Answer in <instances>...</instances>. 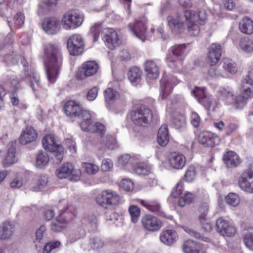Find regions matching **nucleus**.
I'll return each instance as SVG.
<instances>
[{"instance_id": "1", "label": "nucleus", "mask_w": 253, "mask_h": 253, "mask_svg": "<svg viewBox=\"0 0 253 253\" xmlns=\"http://www.w3.org/2000/svg\"><path fill=\"white\" fill-rule=\"evenodd\" d=\"M218 93L226 105H233L235 108L242 109L247 104V100L253 96V80L250 76H245L242 81L240 94L237 96H234L230 88H221Z\"/></svg>"}, {"instance_id": "2", "label": "nucleus", "mask_w": 253, "mask_h": 253, "mask_svg": "<svg viewBox=\"0 0 253 253\" xmlns=\"http://www.w3.org/2000/svg\"><path fill=\"white\" fill-rule=\"evenodd\" d=\"M44 64L47 79L54 83L57 79L62 65L63 58L60 48L53 44H48L44 49Z\"/></svg>"}, {"instance_id": "3", "label": "nucleus", "mask_w": 253, "mask_h": 253, "mask_svg": "<svg viewBox=\"0 0 253 253\" xmlns=\"http://www.w3.org/2000/svg\"><path fill=\"white\" fill-rule=\"evenodd\" d=\"M19 60H21L24 67V70L22 73L23 77L21 79L25 80L26 83L30 86L33 91L36 93L42 88L40 77L37 73L29 69L28 62L25 58L18 54L13 53L7 55L4 58L5 62L11 64H17Z\"/></svg>"}, {"instance_id": "4", "label": "nucleus", "mask_w": 253, "mask_h": 253, "mask_svg": "<svg viewBox=\"0 0 253 253\" xmlns=\"http://www.w3.org/2000/svg\"><path fill=\"white\" fill-rule=\"evenodd\" d=\"M184 16L186 25L189 33L191 35L197 36L200 32V27L197 23L203 25L206 22L207 15L205 10H202L198 13L191 10H184Z\"/></svg>"}, {"instance_id": "5", "label": "nucleus", "mask_w": 253, "mask_h": 253, "mask_svg": "<svg viewBox=\"0 0 253 253\" xmlns=\"http://www.w3.org/2000/svg\"><path fill=\"white\" fill-rule=\"evenodd\" d=\"M185 50L184 44L174 45L171 48V52L167 57L168 66L175 72L181 70Z\"/></svg>"}, {"instance_id": "6", "label": "nucleus", "mask_w": 253, "mask_h": 253, "mask_svg": "<svg viewBox=\"0 0 253 253\" xmlns=\"http://www.w3.org/2000/svg\"><path fill=\"white\" fill-rule=\"evenodd\" d=\"M43 148L47 151L53 154L56 163L61 162L63 157L62 147L54 135H46L42 140Z\"/></svg>"}, {"instance_id": "7", "label": "nucleus", "mask_w": 253, "mask_h": 253, "mask_svg": "<svg viewBox=\"0 0 253 253\" xmlns=\"http://www.w3.org/2000/svg\"><path fill=\"white\" fill-rule=\"evenodd\" d=\"M84 20V15L83 13L77 10H72L64 14L61 22L64 29L71 30L81 26Z\"/></svg>"}, {"instance_id": "8", "label": "nucleus", "mask_w": 253, "mask_h": 253, "mask_svg": "<svg viewBox=\"0 0 253 253\" xmlns=\"http://www.w3.org/2000/svg\"><path fill=\"white\" fill-rule=\"evenodd\" d=\"M153 119L151 110L144 106H141L130 113V119L137 126H146L149 125Z\"/></svg>"}, {"instance_id": "9", "label": "nucleus", "mask_w": 253, "mask_h": 253, "mask_svg": "<svg viewBox=\"0 0 253 253\" xmlns=\"http://www.w3.org/2000/svg\"><path fill=\"white\" fill-rule=\"evenodd\" d=\"M67 46L71 55L77 56L82 54L84 46L82 36L79 34H74L70 36L67 40Z\"/></svg>"}, {"instance_id": "10", "label": "nucleus", "mask_w": 253, "mask_h": 253, "mask_svg": "<svg viewBox=\"0 0 253 253\" xmlns=\"http://www.w3.org/2000/svg\"><path fill=\"white\" fill-rule=\"evenodd\" d=\"M178 83L176 78L173 77H164L160 81V97L162 99H167L172 89Z\"/></svg>"}, {"instance_id": "11", "label": "nucleus", "mask_w": 253, "mask_h": 253, "mask_svg": "<svg viewBox=\"0 0 253 253\" xmlns=\"http://www.w3.org/2000/svg\"><path fill=\"white\" fill-rule=\"evenodd\" d=\"M104 36L103 38L106 45L113 50L122 43V40L116 31L111 28L104 29Z\"/></svg>"}, {"instance_id": "12", "label": "nucleus", "mask_w": 253, "mask_h": 253, "mask_svg": "<svg viewBox=\"0 0 253 253\" xmlns=\"http://www.w3.org/2000/svg\"><path fill=\"white\" fill-rule=\"evenodd\" d=\"M73 215L63 212L51 221V229L54 232H59L65 228L71 221Z\"/></svg>"}, {"instance_id": "13", "label": "nucleus", "mask_w": 253, "mask_h": 253, "mask_svg": "<svg viewBox=\"0 0 253 253\" xmlns=\"http://www.w3.org/2000/svg\"><path fill=\"white\" fill-rule=\"evenodd\" d=\"M64 111L67 116L74 118L82 117L83 114L87 110L84 109L79 102L74 100H70L65 104Z\"/></svg>"}, {"instance_id": "14", "label": "nucleus", "mask_w": 253, "mask_h": 253, "mask_svg": "<svg viewBox=\"0 0 253 253\" xmlns=\"http://www.w3.org/2000/svg\"><path fill=\"white\" fill-rule=\"evenodd\" d=\"M98 68L99 66L95 61L85 62L82 64V69L77 72L76 77L79 80H83L86 77L95 75Z\"/></svg>"}, {"instance_id": "15", "label": "nucleus", "mask_w": 253, "mask_h": 253, "mask_svg": "<svg viewBox=\"0 0 253 253\" xmlns=\"http://www.w3.org/2000/svg\"><path fill=\"white\" fill-rule=\"evenodd\" d=\"M238 184L244 192L253 193V171L244 172L239 178Z\"/></svg>"}, {"instance_id": "16", "label": "nucleus", "mask_w": 253, "mask_h": 253, "mask_svg": "<svg viewBox=\"0 0 253 253\" xmlns=\"http://www.w3.org/2000/svg\"><path fill=\"white\" fill-rule=\"evenodd\" d=\"M198 141L205 146L214 147L219 144L220 139L214 133L209 131H203L199 135Z\"/></svg>"}, {"instance_id": "17", "label": "nucleus", "mask_w": 253, "mask_h": 253, "mask_svg": "<svg viewBox=\"0 0 253 253\" xmlns=\"http://www.w3.org/2000/svg\"><path fill=\"white\" fill-rule=\"evenodd\" d=\"M61 23V21L56 17L46 18L43 21L42 27L46 33L54 35L60 31Z\"/></svg>"}, {"instance_id": "18", "label": "nucleus", "mask_w": 253, "mask_h": 253, "mask_svg": "<svg viewBox=\"0 0 253 253\" xmlns=\"http://www.w3.org/2000/svg\"><path fill=\"white\" fill-rule=\"evenodd\" d=\"M146 20L145 18L137 20L133 24H129V28L134 35L144 42L146 39L145 34L147 31Z\"/></svg>"}, {"instance_id": "19", "label": "nucleus", "mask_w": 253, "mask_h": 253, "mask_svg": "<svg viewBox=\"0 0 253 253\" xmlns=\"http://www.w3.org/2000/svg\"><path fill=\"white\" fill-rule=\"evenodd\" d=\"M216 227L217 231L224 236L231 237L236 233L235 227L221 217L217 220Z\"/></svg>"}, {"instance_id": "20", "label": "nucleus", "mask_w": 253, "mask_h": 253, "mask_svg": "<svg viewBox=\"0 0 253 253\" xmlns=\"http://www.w3.org/2000/svg\"><path fill=\"white\" fill-rule=\"evenodd\" d=\"M143 227L150 231H156L160 229L162 222L156 217L152 215H146L141 219Z\"/></svg>"}, {"instance_id": "21", "label": "nucleus", "mask_w": 253, "mask_h": 253, "mask_svg": "<svg viewBox=\"0 0 253 253\" xmlns=\"http://www.w3.org/2000/svg\"><path fill=\"white\" fill-rule=\"evenodd\" d=\"M221 56V48L220 44L213 43L209 47L207 55L208 62L211 66L216 64L219 61Z\"/></svg>"}, {"instance_id": "22", "label": "nucleus", "mask_w": 253, "mask_h": 253, "mask_svg": "<svg viewBox=\"0 0 253 253\" xmlns=\"http://www.w3.org/2000/svg\"><path fill=\"white\" fill-rule=\"evenodd\" d=\"M82 121L80 123L81 129L84 131L94 132L93 114L89 111H85L83 116L80 117Z\"/></svg>"}, {"instance_id": "23", "label": "nucleus", "mask_w": 253, "mask_h": 253, "mask_svg": "<svg viewBox=\"0 0 253 253\" xmlns=\"http://www.w3.org/2000/svg\"><path fill=\"white\" fill-rule=\"evenodd\" d=\"M178 238L177 232L173 229L163 230L160 234V240L165 245L171 246L175 243Z\"/></svg>"}, {"instance_id": "24", "label": "nucleus", "mask_w": 253, "mask_h": 253, "mask_svg": "<svg viewBox=\"0 0 253 253\" xmlns=\"http://www.w3.org/2000/svg\"><path fill=\"white\" fill-rule=\"evenodd\" d=\"M185 156L179 153H174L170 155L169 159L170 166L175 169H181L185 165Z\"/></svg>"}, {"instance_id": "25", "label": "nucleus", "mask_w": 253, "mask_h": 253, "mask_svg": "<svg viewBox=\"0 0 253 253\" xmlns=\"http://www.w3.org/2000/svg\"><path fill=\"white\" fill-rule=\"evenodd\" d=\"M144 70L147 79L155 80L159 76V67L153 61L149 60L145 62Z\"/></svg>"}, {"instance_id": "26", "label": "nucleus", "mask_w": 253, "mask_h": 253, "mask_svg": "<svg viewBox=\"0 0 253 253\" xmlns=\"http://www.w3.org/2000/svg\"><path fill=\"white\" fill-rule=\"evenodd\" d=\"M37 137V134L32 127L28 126L23 131L20 137V142L25 145L34 141Z\"/></svg>"}, {"instance_id": "27", "label": "nucleus", "mask_w": 253, "mask_h": 253, "mask_svg": "<svg viewBox=\"0 0 253 253\" xmlns=\"http://www.w3.org/2000/svg\"><path fill=\"white\" fill-rule=\"evenodd\" d=\"M169 26L173 31L180 32L184 28V22L179 15L169 16L167 18Z\"/></svg>"}, {"instance_id": "28", "label": "nucleus", "mask_w": 253, "mask_h": 253, "mask_svg": "<svg viewBox=\"0 0 253 253\" xmlns=\"http://www.w3.org/2000/svg\"><path fill=\"white\" fill-rule=\"evenodd\" d=\"M183 250L184 253H203L201 245L193 240L186 241Z\"/></svg>"}, {"instance_id": "29", "label": "nucleus", "mask_w": 253, "mask_h": 253, "mask_svg": "<svg viewBox=\"0 0 253 253\" xmlns=\"http://www.w3.org/2000/svg\"><path fill=\"white\" fill-rule=\"evenodd\" d=\"M74 169V166L71 163H65L56 170V174L59 178L63 179L69 177Z\"/></svg>"}, {"instance_id": "30", "label": "nucleus", "mask_w": 253, "mask_h": 253, "mask_svg": "<svg viewBox=\"0 0 253 253\" xmlns=\"http://www.w3.org/2000/svg\"><path fill=\"white\" fill-rule=\"evenodd\" d=\"M58 0H43L39 4L38 13L43 14L52 10L57 5Z\"/></svg>"}, {"instance_id": "31", "label": "nucleus", "mask_w": 253, "mask_h": 253, "mask_svg": "<svg viewBox=\"0 0 253 253\" xmlns=\"http://www.w3.org/2000/svg\"><path fill=\"white\" fill-rule=\"evenodd\" d=\"M169 141V133L166 125H162L159 128L157 135V142L161 146H165Z\"/></svg>"}, {"instance_id": "32", "label": "nucleus", "mask_w": 253, "mask_h": 253, "mask_svg": "<svg viewBox=\"0 0 253 253\" xmlns=\"http://www.w3.org/2000/svg\"><path fill=\"white\" fill-rule=\"evenodd\" d=\"M223 161L228 167H235L240 163L238 155L233 151L227 152L223 157Z\"/></svg>"}, {"instance_id": "33", "label": "nucleus", "mask_w": 253, "mask_h": 253, "mask_svg": "<svg viewBox=\"0 0 253 253\" xmlns=\"http://www.w3.org/2000/svg\"><path fill=\"white\" fill-rule=\"evenodd\" d=\"M15 230L14 226L9 222H5L0 225V239L10 237Z\"/></svg>"}, {"instance_id": "34", "label": "nucleus", "mask_w": 253, "mask_h": 253, "mask_svg": "<svg viewBox=\"0 0 253 253\" xmlns=\"http://www.w3.org/2000/svg\"><path fill=\"white\" fill-rule=\"evenodd\" d=\"M104 94L106 102L109 104L115 103L121 98V95L117 90L110 87L104 90Z\"/></svg>"}, {"instance_id": "35", "label": "nucleus", "mask_w": 253, "mask_h": 253, "mask_svg": "<svg viewBox=\"0 0 253 253\" xmlns=\"http://www.w3.org/2000/svg\"><path fill=\"white\" fill-rule=\"evenodd\" d=\"M142 71L137 67L131 68L128 72V78L134 85L138 84L141 80Z\"/></svg>"}, {"instance_id": "36", "label": "nucleus", "mask_w": 253, "mask_h": 253, "mask_svg": "<svg viewBox=\"0 0 253 253\" xmlns=\"http://www.w3.org/2000/svg\"><path fill=\"white\" fill-rule=\"evenodd\" d=\"M105 196L107 200V204L109 205H115L118 204L121 201L120 196L116 192L110 189L104 190V195Z\"/></svg>"}, {"instance_id": "37", "label": "nucleus", "mask_w": 253, "mask_h": 253, "mask_svg": "<svg viewBox=\"0 0 253 253\" xmlns=\"http://www.w3.org/2000/svg\"><path fill=\"white\" fill-rule=\"evenodd\" d=\"M239 46L241 50L245 53H253V40L249 38L245 37L241 39Z\"/></svg>"}, {"instance_id": "38", "label": "nucleus", "mask_w": 253, "mask_h": 253, "mask_svg": "<svg viewBox=\"0 0 253 253\" xmlns=\"http://www.w3.org/2000/svg\"><path fill=\"white\" fill-rule=\"evenodd\" d=\"M241 31L244 34L251 35L253 33V21L245 17L239 24Z\"/></svg>"}, {"instance_id": "39", "label": "nucleus", "mask_w": 253, "mask_h": 253, "mask_svg": "<svg viewBox=\"0 0 253 253\" xmlns=\"http://www.w3.org/2000/svg\"><path fill=\"white\" fill-rule=\"evenodd\" d=\"M15 143H13L8 149V153L5 158L4 165L5 167H8L17 162V159L15 157Z\"/></svg>"}, {"instance_id": "40", "label": "nucleus", "mask_w": 253, "mask_h": 253, "mask_svg": "<svg viewBox=\"0 0 253 253\" xmlns=\"http://www.w3.org/2000/svg\"><path fill=\"white\" fill-rule=\"evenodd\" d=\"M172 123L176 129L184 128L186 126L185 117L182 114H177L173 117Z\"/></svg>"}, {"instance_id": "41", "label": "nucleus", "mask_w": 253, "mask_h": 253, "mask_svg": "<svg viewBox=\"0 0 253 253\" xmlns=\"http://www.w3.org/2000/svg\"><path fill=\"white\" fill-rule=\"evenodd\" d=\"M133 170L138 175H148L151 172V168L144 163H138L134 166Z\"/></svg>"}, {"instance_id": "42", "label": "nucleus", "mask_w": 253, "mask_h": 253, "mask_svg": "<svg viewBox=\"0 0 253 253\" xmlns=\"http://www.w3.org/2000/svg\"><path fill=\"white\" fill-rule=\"evenodd\" d=\"M222 67L227 72L231 74H235L238 71L236 63L229 59H224Z\"/></svg>"}, {"instance_id": "43", "label": "nucleus", "mask_w": 253, "mask_h": 253, "mask_svg": "<svg viewBox=\"0 0 253 253\" xmlns=\"http://www.w3.org/2000/svg\"><path fill=\"white\" fill-rule=\"evenodd\" d=\"M195 198L193 193L189 192H184L179 199L178 205L180 207H184L186 204H189L193 202Z\"/></svg>"}, {"instance_id": "44", "label": "nucleus", "mask_w": 253, "mask_h": 253, "mask_svg": "<svg viewBox=\"0 0 253 253\" xmlns=\"http://www.w3.org/2000/svg\"><path fill=\"white\" fill-rule=\"evenodd\" d=\"M225 201L228 205L233 207H236L239 205L240 198L237 194L230 193L225 197Z\"/></svg>"}, {"instance_id": "45", "label": "nucleus", "mask_w": 253, "mask_h": 253, "mask_svg": "<svg viewBox=\"0 0 253 253\" xmlns=\"http://www.w3.org/2000/svg\"><path fill=\"white\" fill-rule=\"evenodd\" d=\"M82 166L84 171L89 175H94L99 171V167L94 163H83Z\"/></svg>"}, {"instance_id": "46", "label": "nucleus", "mask_w": 253, "mask_h": 253, "mask_svg": "<svg viewBox=\"0 0 253 253\" xmlns=\"http://www.w3.org/2000/svg\"><path fill=\"white\" fill-rule=\"evenodd\" d=\"M128 211L130 216L131 221L134 223L137 222L140 215V209L137 206L132 205L129 207Z\"/></svg>"}, {"instance_id": "47", "label": "nucleus", "mask_w": 253, "mask_h": 253, "mask_svg": "<svg viewBox=\"0 0 253 253\" xmlns=\"http://www.w3.org/2000/svg\"><path fill=\"white\" fill-rule=\"evenodd\" d=\"M201 103L203 104L207 110H212L215 109L217 104L216 102L211 96H205L204 98H203V100H202Z\"/></svg>"}, {"instance_id": "48", "label": "nucleus", "mask_w": 253, "mask_h": 253, "mask_svg": "<svg viewBox=\"0 0 253 253\" xmlns=\"http://www.w3.org/2000/svg\"><path fill=\"white\" fill-rule=\"evenodd\" d=\"M49 160V157L46 152H41L37 156L36 165L39 168H42L46 165Z\"/></svg>"}, {"instance_id": "49", "label": "nucleus", "mask_w": 253, "mask_h": 253, "mask_svg": "<svg viewBox=\"0 0 253 253\" xmlns=\"http://www.w3.org/2000/svg\"><path fill=\"white\" fill-rule=\"evenodd\" d=\"M102 29V23L100 22L95 23L90 27V33L93 36L94 42L98 41Z\"/></svg>"}, {"instance_id": "50", "label": "nucleus", "mask_w": 253, "mask_h": 253, "mask_svg": "<svg viewBox=\"0 0 253 253\" xmlns=\"http://www.w3.org/2000/svg\"><path fill=\"white\" fill-rule=\"evenodd\" d=\"M102 143L106 147L112 150L115 148L116 141L113 136L106 135L102 138Z\"/></svg>"}, {"instance_id": "51", "label": "nucleus", "mask_w": 253, "mask_h": 253, "mask_svg": "<svg viewBox=\"0 0 253 253\" xmlns=\"http://www.w3.org/2000/svg\"><path fill=\"white\" fill-rule=\"evenodd\" d=\"M184 187L183 184L179 182L177 183L173 188L171 193V195L174 198L180 197L183 195Z\"/></svg>"}, {"instance_id": "52", "label": "nucleus", "mask_w": 253, "mask_h": 253, "mask_svg": "<svg viewBox=\"0 0 253 253\" xmlns=\"http://www.w3.org/2000/svg\"><path fill=\"white\" fill-rule=\"evenodd\" d=\"M61 246L59 241H52L46 243L44 246L43 253H50L52 250L58 248Z\"/></svg>"}, {"instance_id": "53", "label": "nucleus", "mask_w": 253, "mask_h": 253, "mask_svg": "<svg viewBox=\"0 0 253 253\" xmlns=\"http://www.w3.org/2000/svg\"><path fill=\"white\" fill-rule=\"evenodd\" d=\"M120 188L127 192L132 191L134 188L133 181L128 178L123 179L120 183Z\"/></svg>"}, {"instance_id": "54", "label": "nucleus", "mask_w": 253, "mask_h": 253, "mask_svg": "<svg viewBox=\"0 0 253 253\" xmlns=\"http://www.w3.org/2000/svg\"><path fill=\"white\" fill-rule=\"evenodd\" d=\"M46 228L44 225L40 226L36 230L35 233V238L34 241L36 245L40 244L42 243L43 234Z\"/></svg>"}, {"instance_id": "55", "label": "nucleus", "mask_w": 253, "mask_h": 253, "mask_svg": "<svg viewBox=\"0 0 253 253\" xmlns=\"http://www.w3.org/2000/svg\"><path fill=\"white\" fill-rule=\"evenodd\" d=\"M244 242L245 246L250 250H253V229L249 230L245 235Z\"/></svg>"}, {"instance_id": "56", "label": "nucleus", "mask_w": 253, "mask_h": 253, "mask_svg": "<svg viewBox=\"0 0 253 253\" xmlns=\"http://www.w3.org/2000/svg\"><path fill=\"white\" fill-rule=\"evenodd\" d=\"M192 93L200 103H201L203 98H204L205 96H207L204 87H196L192 90Z\"/></svg>"}, {"instance_id": "57", "label": "nucleus", "mask_w": 253, "mask_h": 253, "mask_svg": "<svg viewBox=\"0 0 253 253\" xmlns=\"http://www.w3.org/2000/svg\"><path fill=\"white\" fill-rule=\"evenodd\" d=\"M196 177V169L194 166H189L184 174V178L187 182L192 181Z\"/></svg>"}, {"instance_id": "58", "label": "nucleus", "mask_w": 253, "mask_h": 253, "mask_svg": "<svg viewBox=\"0 0 253 253\" xmlns=\"http://www.w3.org/2000/svg\"><path fill=\"white\" fill-rule=\"evenodd\" d=\"M113 168V163L110 159H104L101 163V169L104 172L111 171Z\"/></svg>"}, {"instance_id": "59", "label": "nucleus", "mask_w": 253, "mask_h": 253, "mask_svg": "<svg viewBox=\"0 0 253 253\" xmlns=\"http://www.w3.org/2000/svg\"><path fill=\"white\" fill-rule=\"evenodd\" d=\"M208 75L213 79H218L223 77L221 73V70L214 67H211L209 69Z\"/></svg>"}, {"instance_id": "60", "label": "nucleus", "mask_w": 253, "mask_h": 253, "mask_svg": "<svg viewBox=\"0 0 253 253\" xmlns=\"http://www.w3.org/2000/svg\"><path fill=\"white\" fill-rule=\"evenodd\" d=\"M99 90V87L98 86H94L91 88L88 91L86 98L89 101H92L95 99L97 96Z\"/></svg>"}, {"instance_id": "61", "label": "nucleus", "mask_w": 253, "mask_h": 253, "mask_svg": "<svg viewBox=\"0 0 253 253\" xmlns=\"http://www.w3.org/2000/svg\"><path fill=\"white\" fill-rule=\"evenodd\" d=\"M190 122L195 127H198L201 123V118L198 113L194 111L191 112Z\"/></svg>"}, {"instance_id": "62", "label": "nucleus", "mask_w": 253, "mask_h": 253, "mask_svg": "<svg viewBox=\"0 0 253 253\" xmlns=\"http://www.w3.org/2000/svg\"><path fill=\"white\" fill-rule=\"evenodd\" d=\"M90 244L91 248L94 250H99L103 247V242L101 239L96 238L91 239Z\"/></svg>"}, {"instance_id": "63", "label": "nucleus", "mask_w": 253, "mask_h": 253, "mask_svg": "<svg viewBox=\"0 0 253 253\" xmlns=\"http://www.w3.org/2000/svg\"><path fill=\"white\" fill-rule=\"evenodd\" d=\"M130 160L131 158L128 155H121L118 158V164L120 166L124 167L130 162Z\"/></svg>"}, {"instance_id": "64", "label": "nucleus", "mask_w": 253, "mask_h": 253, "mask_svg": "<svg viewBox=\"0 0 253 253\" xmlns=\"http://www.w3.org/2000/svg\"><path fill=\"white\" fill-rule=\"evenodd\" d=\"M190 235L194 237L195 238L201 239L202 241L208 242L209 241V239L207 237L202 236L200 233L192 230L188 229L187 230H185Z\"/></svg>"}]
</instances>
